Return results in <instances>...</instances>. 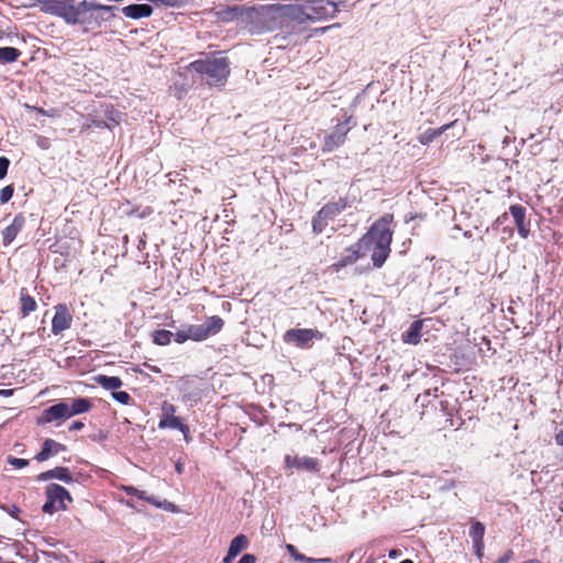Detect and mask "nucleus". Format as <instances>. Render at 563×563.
Here are the masks:
<instances>
[{
  "label": "nucleus",
  "instance_id": "obj_40",
  "mask_svg": "<svg viewBox=\"0 0 563 563\" xmlns=\"http://www.w3.org/2000/svg\"><path fill=\"white\" fill-rule=\"evenodd\" d=\"M0 509L5 511L10 517H12L14 519H19V515H20L21 510L16 505L0 504Z\"/></svg>",
  "mask_w": 563,
  "mask_h": 563
},
{
  "label": "nucleus",
  "instance_id": "obj_42",
  "mask_svg": "<svg viewBox=\"0 0 563 563\" xmlns=\"http://www.w3.org/2000/svg\"><path fill=\"white\" fill-rule=\"evenodd\" d=\"M506 221H508V214L505 212L501 216H499L490 227H487L485 232L489 233L492 231H496L499 229L500 225H503Z\"/></svg>",
  "mask_w": 563,
  "mask_h": 563
},
{
  "label": "nucleus",
  "instance_id": "obj_55",
  "mask_svg": "<svg viewBox=\"0 0 563 563\" xmlns=\"http://www.w3.org/2000/svg\"><path fill=\"white\" fill-rule=\"evenodd\" d=\"M402 555V551L400 549H390L388 552V558L391 560L398 559Z\"/></svg>",
  "mask_w": 563,
  "mask_h": 563
},
{
  "label": "nucleus",
  "instance_id": "obj_62",
  "mask_svg": "<svg viewBox=\"0 0 563 563\" xmlns=\"http://www.w3.org/2000/svg\"><path fill=\"white\" fill-rule=\"evenodd\" d=\"M184 434V439L186 442H189L190 441V430L188 429V431H186V433H183Z\"/></svg>",
  "mask_w": 563,
  "mask_h": 563
},
{
  "label": "nucleus",
  "instance_id": "obj_61",
  "mask_svg": "<svg viewBox=\"0 0 563 563\" xmlns=\"http://www.w3.org/2000/svg\"><path fill=\"white\" fill-rule=\"evenodd\" d=\"M307 558L305 554L300 553L299 555L296 556V561L298 562H307Z\"/></svg>",
  "mask_w": 563,
  "mask_h": 563
},
{
  "label": "nucleus",
  "instance_id": "obj_56",
  "mask_svg": "<svg viewBox=\"0 0 563 563\" xmlns=\"http://www.w3.org/2000/svg\"><path fill=\"white\" fill-rule=\"evenodd\" d=\"M555 443L563 448V430H560L554 437Z\"/></svg>",
  "mask_w": 563,
  "mask_h": 563
},
{
  "label": "nucleus",
  "instance_id": "obj_17",
  "mask_svg": "<svg viewBox=\"0 0 563 563\" xmlns=\"http://www.w3.org/2000/svg\"><path fill=\"white\" fill-rule=\"evenodd\" d=\"M114 111L106 110L107 118H99L93 114H89L86 119V123L84 124L82 129H90V128H97V129H111V125L108 121H111L113 124H119V121L114 118Z\"/></svg>",
  "mask_w": 563,
  "mask_h": 563
},
{
  "label": "nucleus",
  "instance_id": "obj_19",
  "mask_svg": "<svg viewBox=\"0 0 563 563\" xmlns=\"http://www.w3.org/2000/svg\"><path fill=\"white\" fill-rule=\"evenodd\" d=\"M352 200L349 197H342L338 201H331L325 203L321 210L322 214L328 217L330 220L334 219L338 214L351 207Z\"/></svg>",
  "mask_w": 563,
  "mask_h": 563
},
{
  "label": "nucleus",
  "instance_id": "obj_33",
  "mask_svg": "<svg viewBox=\"0 0 563 563\" xmlns=\"http://www.w3.org/2000/svg\"><path fill=\"white\" fill-rule=\"evenodd\" d=\"M329 220L328 217L322 214V210L320 209L312 218V231L317 234L322 233Z\"/></svg>",
  "mask_w": 563,
  "mask_h": 563
},
{
  "label": "nucleus",
  "instance_id": "obj_43",
  "mask_svg": "<svg viewBox=\"0 0 563 563\" xmlns=\"http://www.w3.org/2000/svg\"><path fill=\"white\" fill-rule=\"evenodd\" d=\"M176 407L167 401H164L162 405V416L161 417H169L175 416Z\"/></svg>",
  "mask_w": 563,
  "mask_h": 563
},
{
  "label": "nucleus",
  "instance_id": "obj_34",
  "mask_svg": "<svg viewBox=\"0 0 563 563\" xmlns=\"http://www.w3.org/2000/svg\"><path fill=\"white\" fill-rule=\"evenodd\" d=\"M485 526L479 521H474L470 529V537L473 541H484Z\"/></svg>",
  "mask_w": 563,
  "mask_h": 563
},
{
  "label": "nucleus",
  "instance_id": "obj_18",
  "mask_svg": "<svg viewBox=\"0 0 563 563\" xmlns=\"http://www.w3.org/2000/svg\"><path fill=\"white\" fill-rule=\"evenodd\" d=\"M24 223H25V219H24V217L21 213L16 214L13 218L11 224L8 225L2 231V243H3V245L7 246V245L11 244L14 241V239L16 238L19 232L23 229Z\"/></svg>",
  "mask_w": 563,
  "mask_h": 563
},
{
  "label": "nucleus",
  "instance_id": "obj_1",
  "mask_svg": "<svg viewBox=\"0 0 563 563\" xmlns=\"http://www.w3.org/2000/svg\"><path fill=\"white\" fill-rule=\"evenodd\" d=\"M32 5H38L40 11L62 19L68 25H80L81 15L92 10H110L98 5V2L82 0H33Z\"/></svg>",
  "mask_w": 563,
  "mask_h": 563
},
{
  "label": "nucleus",
  "instance_id": "obj_16",
  "mask_svg": "<svg viewBox=\"0 0 563 563\" xmlns=\"http://www.w3.org/2000/svg\"><path fill=\"white\" fill-rule=\"evenodd\" d=\"M66 445L53 439L44 440L41 451L34 456L37 462L47 461L51 456L66 451Z\"/></svg>",
  "mask_w": 563,
  "mask_h": 563
},
{
  "label": "nucleus",
  "instance_id": "obj_24",
  "mask_svg": "<svg viewBox=\"0 0 563 563\" xmlns=\"http://www.w3.org/2000/svg\"><path fill=\"white\" fill-rule=\"evenodd\" d=\"M284 8L288 11L287 15L291 20L298 23H305L306 21H310V15L306 8V2L303 4L284 5Z\"/></svg>",
  "mask_w": 563,
  "mask_h": 563
},
{
  "label": "nucleus",
  "instance_id": "obj_14",
  "mask_svg": "<svg viewBox=\"0 0 563 563\" xmlns=\"http://www.w3.org/2000/svg\"><path fill=\"white\" fill-rule=\"evenodd\" d=\"M45 495L49 496L51 499H55L58 503L59 510L67 509L65 504L66 500L69 503L73 501V497L69 492L64 486L55 483L48 484L45 487Z\"/></svg>",
  "mask_w": 563,
  "mask_h": 563
},
{
  "label": "nucleus",
  "instance_id": "obj_3",
  "mask_svg": "<svg viewBox=\"0 0 563 563\" xmlns=\"http://www.w3.org/2000/svg\"><path fill=\"white\" fill-rule=\"evenodd\" d=\"M358 96L353 100L350 109H340L336 117L332 119L334 126L330 133L324 136L322 152L331 153L341 147L347 137V133L356 126L357 121L354 117Z\"/></svg>",
  "mask_w": 563,
  "mask_h": 563
},
{
  "label": "nucleus",
  "instance_id": "obj_48",
  "mask_svg": "<svg viewBox=\"0 0 563 563\" xmlns=\"http://www.w3.org/2000/svg\"><path fill=\"white\" fill-rule=\"evenodd\" d=\"M156 5H164L167 8H179L177 0H150Z\"/></svg>",
  "mask_w": 563,
  "mask_h": 563
},
{
  "label": "nucleus",
  "instance_id": "obj_63",
  "mask_svg": "<svg viewBox=\"0 0 563 563\" xmlns=\"http://www.w3.org/2000/svg\"><path fill=\"white\" fill-rule=\"evenodd\" d=\"M522 563H542V562L538 559H530V560L523 561Z\"/></svg>",
  "mask_w": 563,
  "mask_h": 563
},
{
  "label": "nucleus",
  "instance_id": "obj_2",
  "mask_svg": "<svg viewBox=\"0 0 563 563\" xmlns=\"http://www.w3.org/2000/svg\"><path fill=\"white\" fill-rule=\"evenodd\" d=\"M188 69L200 75L206 85L221 87L225 85L230 75V63L228 57L213 53L206 58L191 62Z\"/></svg>",
  "mask_w": 563,
  "mask_h": 563
},
{
  "label": "nucleus",
  "instance_id": "obj_41",
  "mask_svg": "<svg viewBox=\"0 0 563 563\" xmlns=\"http://www.w3.org/2000/svg\"><path fill=\"white\" fill-rule=\"evenodd\" d=\"M56 503L57 501L55 499H51L49 496H46V501L42 506V511L52 515L56 510H59L58 505L56 506Z\"/></svg>",
  "mask_w": 563,
  "mask_h": 563
},
{
  "label": "nucleus",
  "instance_id": "obj_28",
  "mask_svg": "<svg viewBox=\"0 0 563 563\" xmlns=\"http://www.w3.org/2000/svg\"><path fill=\"white\" fill-rule=\"evenodd\" d=\"M95 382L107 390L115 391L122 386V379L118 376L97 375Z\"/></svg>",
  "mask_w": 563,
  "mask_h": 563
},
{
  "label": "nucleus",
  "instance_id": "obj_64",
  "mask_svg": "<svg viewBox=\"0 0 563 563\" xmlns=\"http://www.w3.org/2000/svg\"><path fill=\"white\" fill-rule=\"evenodd\" d=\"M98 439H99V440H104V439H107V433H104L103 431H101V432L98 434Z\"/></svg>",
  "mask_w": 563,
  "mask_h": 563
},
{
  "label": "nucleus",
  "instance_id": "obj_59",
  "mask_svg": "<svg viewBox=\"0 0 563 563\" xmlns=\"http://www.w3.org/2000/svg\"><path fill=\"white\" fill-rule=\"evenodd\" d=\"M175 470L178 474H183L184 473V465L183 463L180 462H177L176 465H175Z\"/></svg>",
  "mask_w": 563,
  "mask_h": 563
},
{
  "label": "nucleus",
  "instance_id": "obj_36",
  "mask_svg": "<svg viewBox=\"0 0 563 563\" xmlns=\"http://www.w3.org/2000/svg\"><path fill=\"white\" fill-rule=\"evenodd\" d=\"M431 397L433 399L438 398V388L428 389L423 394H419L416 398V404H420L421 407H426L431 401Z\"/></svg>",
  "mask_w": 563,
  "mask_h": 563
},
{
  "label": "nucleus",
  "instance_id": "obj_51",
  "mask_svg": "<svg viewBox=\"0 0 563 563\" xmlns=\"http://www.w3.org/2000/svg\"><path fill=\"white\" fill-rule=\"evenodd\" d=\"M286 550L289 553V555L296 561V556L300 554L298 549L294 544H286Z\"/></svg>",
  "mask_w": 563,
  "mask_h": 563
},
{
  "label": "nucleus",
  "instance_id": "obj_44",
  "mask_svg": "<svg viewBox=\"0 0 563 563\" xmlns=\"http://www.w3.org/2000/svg\"><path fill=\"white\" fill-rule=\"evenodd\" d=\"M173 340L179 344L190 340L186 328L174 333Z\"/></svg>",
  "mask_w": 563,
  "mask_h": 563
},
{
  "label": "nucleus",
  "instance_id": "obj_47",
  "mask_svg": "<svg viewBox=\"0 0 563 563\" xmlns=\"http://www.w3.org/2000/svg\"><path fill=\"white\" fill-rule=\"evenodd\" d=\"M484 541H473L475 555L481 560L484 556Z\"/></svg>",
  "mask_w": 563,
  "mask_h": 563
},
{
  "label": "nucleus",
  "instance_id": "obj_4",
  "mask_svg": "<svg viewBox=\"0 0 563 563\" xmlns=\"http://www.w3.org/2000/svg\"><path fill=\"white\" fill-rule=\"evenodd\" d=\"M391 222L393 214H384L372 224L368 232L360 239L366 251L371 250L372 245L390 246L393 240Z\"/></svg>",
  "mask_w": 563,
  "mask_h": 563
},
{
  "label": "nucleus",
  "instance_id": "obj_22",
  "mask_svg": "<svg viewBox=\"0 0 563 563\" xmlns=\"http://www.w3.org/2000/svg\"><path fill=\"white\" fill-rule=\"evenodd\" d=\"M93 404L89 398L86 397H77L71 398L70 402H68V411L70 418L77 415H81L88 412L92 408Z\"/></svg>",
  "mask_w": 563,
  "mask_h": 563
},
{
  "label": "nucleus",
  "instance_id": "obj_11",
  "mask_svg": "<svg viewBox=\"0 0 563 563\" xmlns=\"http://www.w3.org/2000/svg\"><path fill=\"white\" fill-rule=\"evenodd\" d=\"M526 208L521 205H511L509 212L514 218L518 234L522 239H527L530 234V221L526 218Z\"/></svg>",
  "mask_w": 563,
  "mask_h": 563
},
{
  "label": "nucleus",
  "instance_id": "obj_52",
  "mask_svg": "<svg viewBox=\"0 0 563 563\" xmlns=\"http://www.w3.org/2000/svg\"><path fill=\"white\" fill-rule=\"evenodd\" d=\"M98 5L110 9V10H96L97 12H102L104 15L114 13V11L118 10V7H115V5H108V4H101V3H98Z\"/></svg>",
  "mask_w": 563,
  "mask_h": 563
},
{
  "label": "nucleus",
  "instance_id": "obj_9",
  "mask_svg": "<svg viewBox=\"0 0 563 563\" xmlns=\"http://www.w3.org/2000/svg\"><path fill=\"white\" fill-rule=\"evenodd\" d=\"M73 317L65 303L55 306V314L52 320V333L57 335L71 327Z\"/></svg>",
  "mask_w": 563,
  "mask_h": 563
},
{
  "label": "nucleus",
  "instance_id": "obj_37",
  "mask_svg": "<svg viewBox=\"0 0 563 563\" xmlns=\"http://www.w3.org/2000/svg\"><path fill=\"white\" fill-rule=\"evenodd\" d=\"M111 397L121 405H129L132 400L130 394L123 390L112 391Z\"/></svg>",
  "mask_w": 563,
  "mask_h": 563
},
{
  "label": "nucleus",
  "instance_id": "obj_15",
  "mask_svg": "<svg viewBox=\"0 0 563 563\" xmlns=\"http://www.w3.org/2000/svg\"><path fill=\"white\" fill-rule=\"evenodd\" d=\"M36 479L38 482H47L49 479H58L65 484H71L75 482L70 471L65 466H56L52 470L42 472L37 475Z\"/></svg>",
  "mask_w": 563,
  "mask_h": 563
},
{
  "label": "nucleus",
  "instance_id": "obj_57",
  "mask_svg": "<svg viewBox=\"0 0 563 563\" xmlns=\"http://www.w3.org/2000/svg\"><path fill=\"white\" fill-rule=\"evenodd\" d=\"M235 558V555L228 551L227 555L222 560V563H232Z\"/></svg>",
  "mask_w": 563,
  "mask_h": 563
},
{
  "label": "nucleus",
  "instance_id": "obj_21",
  "mask_svg": "<svg viewBox=\"0 0 563 563\" xmlns=\"http://www.w3.org/2000/svg\"><path fill=\"white\" fill-rule=\"evenodd\" d=\"M114 18V13L104 15L102 12L89 11L81 15L80 25L99 27L103 22Z\"/></svg>",
  "mask_w": 563,
  "mask_h": 563
},
{
  "label": "nucleus",
  "instance_id": "obj_30",
  "mask_svg": "<svg viewBox=\"0 0 563 563\" xmlns=\"http://www.w3.org/2000/svg\"><path fill=\"white\" fill-rule=\"evenodd\" d=\"M451 124H444L438 129H428L420 136L419 141L423 145H428L432 143L437 137H439L444 131H446Z\"/></svg>",
  "mask_w": 563,
  "mask_h": 563
},
{
  "label": "nucleus",
  "instance_id": "obj_7",
  "mask_svg": "<svg viewBox=\"0 0 563 563\" xmlns=\"http://www.w3.org/2000/svg\"><path fill=\"white\" fill-rule=\"evenodd\" d=\"M306 8L312 22L334 18L339 11L338 3L331 0H308Z\"/></svg>",
  "mask_w": 563,
  "mask_h": 563
},
{
  "label": "nucleus",
  "instance_id": "obj_26",
  "mask_svg": "<svg viewBox=\"0 0 563 563\" xmlns=\"http://www.w3.org/2000/svg\"><path fill=\"white\" fill-rule=\"evenodd\" d=\"M20 303H21V314L23 318L27 317L31 312L35 311L37 308V303L35 299L29 295L25 288L20 290Z\"/></svg>",
  "mask_w": 563,
  "mask_h": 563
},
{
  "label": "nucleus",
  "instance_id": "obj_25",
  "mask_svg": "<svg viewBox=\"0 0 563 563\" xmlns=\"http://www.w3.org/2000/svg\"><path fill=\"white\" fill-rule=\"evenodd\" d=\"M158 428L175 429L179 430L181 433H186V431H188V426L183 422L181 418L176 416L161 417L158 421Z\"/></svg>",
  "mask_w": 563,
  "mask_h": 563
},
{
  "label": "nucleus",
  "instance_id": "obj_5",
  "mask_svg": "<svg viewBox=\"0 0 563 563\" xmlns=\"http://www.w3.org/2000/svg\"><path fill=\"white\" fill-rule=\"evenodd\" d=\"M224 325V321L219 316H211L202 324H189L186 327L188 336L195 342H201L209 336L218 334Z\"/></svg>",
  "mask_w": 563,
  "mask_h": 563
},
{
  "label": "nucleus",
  "instance_id": "obj_60",
  "mask_svg": "<svg viewBox=\"0 0 563 563\" xmlns=\"http://www.w3.org/2000/svg\"><path fill=\"white\" fill-rule=\"evenodd\" d=\"M503 231H504V233L507 234L508 238L512 236V234H514V229L509 228V227L504 228Z\"/></svg>",
  "mask_w": 563,
  "mask_h": 563
},
{
  "label": "nucleus",
  "instance_id": "obj_35",
  "mask_svg": "<svg viewBox=\"0 0 563 563\" xmlns=\"http://www.w3.org/2000/svg\"><path fill=\"white\" fill-rule=\"evenodd\" d=\"M183 400L197 405L201 400V390L199 388H186L183 394Z\"/></svg>",
  "mask_w": 563,
  "mask_h": 563
},
{
  "label": "nucleus",
  "instance_id": "obj_10",
  "mask_svg": "<svg viewBox=\"0 0 563 563\" xmlns=\"http://www.w3.org/2000/svg\"><path fill=\"white\" fill-rule=\"evenodd\" d=\"M247 10L249 9L244 5L235 4L213 9L211 13L217 21L222 23H230L243 18L246 14Z\"/></svg>",
  "mask_w": 563,
  "mask_h": 563
},
{
  "label": "nucleus",
  "instance_id": "obj_39",
  "mask_svg": "<svg viewBox=\"0 0 563 563\" xmlns=\"http://www.w3.org/2000/svg\"><path fill=\"white\" fill-rule=\"evenodd\" d=\"M7 463L15 468H23V467H26L30 462H29V460H25V459H19V457L9 455L7 457Z\"/></svg>",
  "mask_w": 563,
  "mask_h": 563
},
{
  "label": "nucleus",
  "instance_id": "obj_6",
  "mask_svg": "<svg viewBox=\"0 0 563 563\" xmlns=\"http://www.w3.org/2000/svg\"><path fill=\"white\" fill-rule=\"evenodd\" d=\"M323 333L317 329H289L284 333V341L297 347L306 349L311 346L313 340H322Z\"/></svg>",
  "mask_w": 563,
  "mask_h": 563
},
{
  "label": "nucleus",
  "instance_id": "obj_50",
  "mask_svg": "<svg viewBox=\"0 0 563 563\" xmlns=\"http://www.w3.org/2000/svg\"><path fill=\"white\" fill-rule=\"evenodd\" d=\"M238 563H256V556L254 554H251V553H245L238 561Z\"/></svg>",
  "mask_w": 563,
  "mask_h": 563
},
{
  "label": "nucleus",
  "instance_id": "obj_58",
  "mask_svg": "<svg viewBox=\"0 0 563 563\" xmlns=\"http://www.w3.org/2000/svg\"><path fill=\"white\" fill-rule=\"evenodd\" d=\"M13 394L12 389H0V396L9 397Z\"/></svg>",
  "mask_w": 563,
  "mask_h": 563
},
{
  "label": "nucleus",
  "instance_id": "obj_46",
  "mask_svg": "<svg viewBox=\"0 0 563 563\" xmlns=\"http://www.w3.org/2000/svg\"><path fill=\"white\" fill-rule=\"evenodd\" d=\"M124 492L129 496H134V497H137L139 499H144V496H143L144 492L139 490L137 488H135L133 486H125Z\"/></svg>",
  "mask_w": 563,
  "mask_h": 563
},
{
  "label": "nucleus",
  "instance_id": "obj_20",
  "mask_svg": "<svg viewBox=\"0 0 563 563\" xmlns=\"http://www.w3.org/2000/svg\"><path fill=\"white\" fill-rule=\"evenodd\" d=\"M122 13L130 19L137 20L148 18L153 13V8L146 3H133L122 8Z\"/></svg>",
  "mask_w": 563,
  "mask_h": 563
},
{
  "label": "nucleus",
  "instance_id": "obj_31",
  "mask_svg": "<svg viewBox=\"0 0 563 563\" xmlns=\"http://www.w3.org/2000/svg\"><path fill=\"white\" fill-rule=\"evenodd\" d=\"M247 537L245 534L240 533L231 540L228 551L231 552L233 555L238 556L244 549L247 548Z\"/></svg>",
  "mask_w": 563,
  "mask_h": 563
},
{
  "label": "nucleus",
  "instance_id": "obj_29",
  "mask_svg": "<svg viewBox=\"0 0 563 563\" xmlns=\"http://www.w3.org/2000/svg\"><path fill=\"white\" fill-rule=\"evenodd\" d=\"M21 51L12 46H0V63L11 64L18 60Z\"/></svg>",
  "mask_w": 563,
  "mask_h": 563
},
{
  "label": "nucleus",
  "instance_id": "obj_8",
  "mask_svg": "<svg viewBox=\"0 0 563 563\" xmlns=\"http://www.w3.org/2000/svg\"><path fill=\"white\" fill-rule=\"evenodd\" d=\"M70 418L68 411V401H58L42 411V415L37 419V424L51 423L54 420H67Z\"/></svg>",
  "mask_w": 563,
  "mask_h": 563
},
{
  "label": "nucleus",
  "instance_id": "obj_49",
  "mask_svg": "<svg viewBox=\"0 0 563 563\" xmlns=\"http://www.w3.org/2000/svg\"><path fill=\"white\" fill-rule=\"evenodd\" d=\"M514 555V551L509 549L495 563H509Z\"/></svg>",
  "mask_w": 563,
  "mask_h": 563
},
{
  "label": "nucleus",
  "instance_id": "obj_23",
  "mask_svg": "<svg viewBox=\"0 0 563 563\" xmlns=\"http://www.w3.org/2000/svg\"><path fill=\"white\" fill-rule=\"evenodd\" d=\"M423 322L422 320H415L409 329L402 333V341L407 344L416 345L421 340Z\"/></svg>",
  "mask_w": 563,
  "mask_h": 563
},
{
  "label": "nucleus",
  "instance_id": "obj_53",
  "mask_svg": "<svg viewBox=\"0 0 563 563\" xmlns=\"http://www.w3.org/2000/svg\"><path fill=\"white\" fill-rule=\"evenodd\" d=\"M85 427V423L82 421L76 420L74 421L69 427V431H78L81 430Z\"/></svg>",
  "mask_w": 563,
  "mask_h": 563
},
{
  "label": "nucleus",
  "instance_id": "obj_38",
  "mask_svg": "<svg viewBox=\"0 0 563 563\" xmlns=\"http://www.w3.org/2000/svg\"><path fill=\"white\" fill-rule=\"evenodd\" d=\"M13 192H14L13 185H8V186L3 187L0 190V203L4 205V203L9 202L13 196Z\"/></svg>",
  "mask_w": 563,
  "mask_h": 563
},
{
  "label": "nucleus",
  "instance_id": "obj_27",
  "mask_svg": "<svg viewBox=\"0 0 563 563\" xmlns=\"http://www.w3.org/2000/svg\"><path fill=\"white\" fill-rule=\"evenodd\" d=\"M372 247H373V250H372L371 258H372L373 265L376 268H380L385 264L386 260L389 256L390 246L372 245Z\"/></svg>",
  "mask_w": 563,
  "mask_h": 563
},
{
  "label": "nucleus",
  "instance_id": "obj_13",
  "mask_svg": "<svg viewBox=\"0 0 563 563\" xmlns=\"http://www.w3.org/2000/svg\"><path fill=\"white\" fill-rule=\"evenodd\" d=\"M365 253L366 250L358 240V242L345 249L344 253L341 255V257L338 260L334 266L339 269L347 265L354 264L360 257L365 256Z\"/></svg>",
  "mask_w": 563,
  "mask_h": 563
},
{
  "label": "nucleus",
  "instance_id": "obj_45",
  "mask_svg": "<svg viewBox=\"0 0 563 563\" xmlns=\"http://www.w3.org/2000/svg\"><path fill=\"white\" fill-rule=\"evenodd\" d=\"M10 161L5 156L0 157V180L3 179L8 174Z\"/></svg>",
  "mask_w": 563,
  "mask_h": 563
},
{
  "label": "nucleus",
  "instance_id": "obj_32",
  "mask_svg": "<svg viewBox=\"0 0 563 563\" xmlns=\"http://www.w3.org/2000/svg\"><path fill=\"white\" fill-rule=\"evenodd\" d=\"M174 333L169 330H155L152 334L153 342L157 345H168L173 340Z\"/></svg>",
  "mask_w": 563,
  "mask_h": 563
},
{
  "label": "nucleus",
  "instance_id": "obj_12",
  "mask_svg": "<svg viewBox=\"0 0 563 563\" xmlns=\"http://www.w3.org/2000/svg\"><path fill=\"white\" fill-rule=\"evenodd\" d=\"M285 464L287 468L303 470L310 473H317L320 470L319 461L310 456H290L286 455Z\"/></svg>",
  "mask_w": 563,
  "mask_h": 563
},
{
  "label": "nucleus",
  "instance_id": "obj_54",
  "mask_svg": "<svg viewBox=\"0 0 563 563\" xmlns=\"http://www.w3.org/2000/svg\"><path fill=\"white\" fill-rule=\"evenodd\" d=\"M332 560L330 558H322V559H314V558H307L306 563H331Z\"/></svg>",
  "mask_w": 563,
  "mask_h": 563
}]
</instances>
